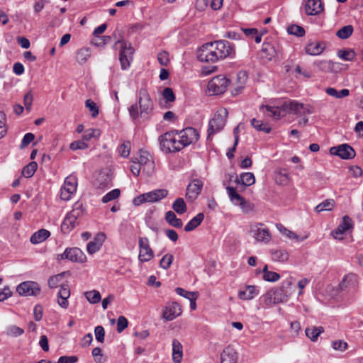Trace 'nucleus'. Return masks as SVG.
<instances>
[{"instance_id":"393cba45","label":"nucleus","mask_w":363,"mask_h":363,"mask_svg":"<svg viewBox=\"0 0 363 363\" xmlns=\"http://www.w3.org/2000/svg\"><path fill=\"white\" fill-rule=\"evenodd\" d=\"M238 353L235 350L228 346L225 348L220 354V363H237Z\"/></svg>"},{"instance_id":"5fc2aeb1","label":"nucleus","mask_w":363,"mask_h":363,"mask_svg":"<svg viewBox=\"0 0 363 363\" xmlns=\"http://www.w3.org/2000/svg\"><path fill=\"white\" fill-rule=\"evenodd\" d=\"M121 191L119 189H113L108 193H107L104 196L101 198L102 203H108L111 201H115L120 196Z\"/></svg>"},{"instance_id":"dca6fc26","label":"nucleus","mask_w":363,"mask_h":363,"mask_svg":"<svg viewBox=\"0 0 363 363\" xmlns=\"http://www.w3.org/2000/svg\"><path fill=\"white\" fill-rule=\"evenodd\" d=\"M357 277L355 274L350 273L345 275L340 282L338 287L340 291L353 293L357 288Z\"/></svg>"},{"instance_id":"4d7b16f0","label":"nucleus","mask_w":363,"mask_h":363,"mask_svg":"<svg viewBox=\"0 0 363 363\" xmlns=\"http://www.w3.org/2000/svg\"><path fill=\"white\" fill-rule=\"evenodd\" d=\"M174 260V257L172 254H165L160 261V267L163 269H168Z\"/></svg>"},{"instance_id":"1a4fd4ad","label":"nucleus","mask_w":363,"mask_h":363,"mask_svg":"<svg viewBox=\"0 0 363 363\" xmlns=\"http://www.w3.org/2000/svg\"><path fill=\"white\" fill-rule=\"evenodd\" d=\"M77 179L76 177L69 175L64 180L60 188V197L62 201H69L72 196L77 192Z\"/></svg>"},{"instance_id":"a211bd4d","label":"nucleus","mask_w":363,"mask_h":363,"mask_svg":"<svg viewBox=\"0 0 363 363\" xmlns=\"http://www.w3.org/2000/svg\"><path fill=\"white\" fill-rule=\"evenodd\" d=\"M203 186V183L200 179H194L186 187V196L187 199L195 201L201 194Z\"/></svg>"},{"instance_id":"c9c22d12","label":"nucleus","mask_w":363,"mask_h":363,"mask_svg":"<svg viewBox=\"0 0 363 363\" xmlns=\"http://www.w3.org/2000/svg\"><path fill=\"white\" fill-rule=\"evenodd\" d=\"M165 220L169 225L174 228H182L183 223L181 218H177L174 212L168 211L165 213Z\"/></svg>"},{"instance_id":"a18cd8bd","label":"nucleus","mask_w":363,"mask_h":363,"mask_svg":"<svg viewBox=\"0 0 363 363\" xmlns=\"http://www.w3.org/2000/svg\"><path fill=\"white\" fill-rule=\"evenodd\" d=\"M38 169V164L35 162H31L25 166L22 170V175L26 178H30Z\"/></svg>"},{"instance_id":"09e8293b","label":"nucleus","mask_w":363,"mask_h":363,"mask_svg":"<svg viewBox=\"0 0 363 363\" xmlns=\"http://www.w3.org/2000/svg\"><path fill=\"white\" fill-rule=\"evenodd\" d=\"M337 57L346 61H352L355 59L356 54L352 50H339Z\"/></svg>"},{"instance_id":"680f3d73","label":"nucleus","mask_w":363,"mask_h":363,"mask_svg":"<svg viewBox=\"0 0 363 363\" xmlns=\"http://www.w3.org/2000/svg\"><path fill=\"white\" fill-rule=\"evenodd\" d=\"M130 150V143L129 141L124 142L118 147V155L127 157L129 156Z\"/></svg>"},{"instance_id":"f3484780","label":"nucleus","mask_w":363,"mask_h":363,"mask_svg":"<svg viewBox=\"0 0 363 363\" xmlns=\"http://www.w3.org/2000/svg\"><path fill=\"white\" fill-rule=\"evenodd\" d=\"M330 153L332 155L337 156L344 160L352 159L356 155L354 148L347 144H342L330 148Z\"/></svg>"},{"instance_id":"6e6552de","label":"nucleus","mask_w":363,"mask_h":363,"mask_svg":"<svg viewBox=\"0 0 363 363\" xmlns=\"http://www.w3.org/2000/svg\"><path fill=\"white\" fill-rule=\"evenodd\" d=\"M177 136L180 141L182 148L196 143L199 140V132L194 128H186L180 130H177Z\"/></svg>"},{"instance_id":"69168bd1","label":"nucleus","mask_w":363,"mask_h":363,"mask_svg":"<svg viewBox=\"0 0 363 363\" xmlns=\"http://www.w3.org/2000/svg\"><path fill=\"white\" fill-rule=\"evenodd\" d=\"M247 74L245 71H240L238 73V91H240L242 89L245 84V82L247 81Z\"/></svg>"},{"instance_id":"2eb2a0df","label":"nucleus","mask_w":363,"mask_h":363,"mask_svg":"<svg viewBox=\"0 0 363 363\" xmlns=\"http://www.w3.org/2000/svg\"><path fill=\"white\" fill-rule=\"evenodd\" d=\"M292 278L290 277L281 283V288L275 292V297H274V302L279 303L285 301L289 296L292 294L293 289H291Z\"/></svg>"},{"instance_id":"f03ea898","label":"nucleus","mask_w":363,"mask_h":363,"mask_svg":"<svg viewBox=\"0 0 363 363\" xmlns=\"http://www.w3.org/2000/svg\"><path fill=\"white\" fill-rule=\"evenodd\" d=\"M233 45L227 40H218L203 44L197 51V59L204 62H216L223 59L233 58Z\"/></svg>"},{"instance_id":"3c124183","label":"nucleus","mask_w":363,"mask_h":363,"mask_svg":"<svg viewBox=\"0 0 363 363\" xmlns=\"http://www.w3.org/2000/svg\"><path fill=\"white\" fill-rule=\"evenodd\" d=\"M152 160H153L152 157L147 151L140 150L139 152V156L138 157L135 158V161L140 165L143 166Z\"/></svg>"},{"instance_id":"412c9836","label":"nucleus","mask_w":363,"mask_h":363,"mask_svg":"<svg viewBox=\"0 0 363 363\" xmlns=\"http://www.w3.org/2000/svg\"><path fill=\"white\" fill-rule=\"evenodd\" d=\"M182 314L181 306L176 302H172L165 306L163 317L168 321L173 320L176 317Z\"/></svg>"},{"instance_id":"4be33fe9","label":"nucleus","mask_w":363,"mask_h":363,"mask_svg":"<svg viewBox=\"0 0 363 363\" xmlns=\"http://www.w3.org/2000/svg\"><path fill=\"white\" fill-rule=\"evenodd\" d=\"M324 10L320 0H307L305 4V11L307 15H318Z\"/></svg>"},{"instance_id":"0e129e2a","label":"nucleus","mask_w":363,"mask_h":363,"mask_svg":"<svg viewBox=\"0 0 363 363\" xmlns=\"http://www.w3.org/2000/svg\"><path fill=\"white\" fill-rule=\"evenodd\" d=\"M6 122V118L5 113L0 111V139L4 137L8 131Z\"/></svg>"},{"instance_id":"e2e57ef3","label":"nucleus","mask_w":363,"mask_h":363,"mask_svg":"<svg viewBox=\"0 0 363 363\" xmlns=\"http://www.w3.org/2000/svg\"><path fill=\"white\" fill-rule=\"evenodd\" d=\"M175 292L177 295L184 297V298H187L189 300L196 297L198 296L197 292L189 291L182 288H176Z\"/></svg>"},{"instance_id":"052dcab7","label":"nucleus","mask_w":363,"mask_h":363,"mask_svg":"<svg viewBox=\"0 0 363 363\" xmlns=\"http://www.w3.org/2000/svg\"><path fill=\"white\" fill-rule=\"evenodd\" d=\"M69 148L76 151L77 150H86L89 148L88 144L85 142V140H75L70 143Z\"/></svg>"},{"instance_id":"79ce46f5","label":"nucleus","mask_w":363,"mask_h":363,"mask_svg":"<svg viewBox=\"0 0 363 363\" xmlns=\"http://www.w3.org/2000/svg\"><path fill=\"white\" fill-rule=\"evenodd\" d=\"M354 32V28L351 25H347L344 27L340 28L337 33L336 35L342 40L347 39Z\"/></svg>"},{"instance_id":"f8f14e48","label":"nucleus","mask_w":363,"mask_h":363,"mask_svg":"<svg viewBox=\"0 0 363 363\" xmlns=\"http://www.w3.org/2000/svg\"><path fill=\"white\" fill-rule=\"evenodd\" d=\"M117 43L121 46L119 52L121 68L127 69L129 68L130 60L133 59L134 50L125 41H118Z\"/></svg>"},{"instance_id":"bf43d9fd","label":"nucleus","mask_w":363,"mask_h":363,"mask_svg":"<svg viewBox=\"0 0 363 363\" xmlns=\"http://www.w3.org/2000/svg\"><path fill=\"white\" fill-rule=\"evenodd\" d=\"M62 274H58L50 277L48 279V286L50 289H56L60 284V281L62 279Z\"/></svg>"},{"instance_id":"ea45409f","label":"nucleus","mask_w":363,"mask_h":363,"mask_svg":"<svg viewBox=\"0 0 363 363\" xmlns=\"http://www.w3.org/2000/svg\"><path fill=\"white\" fill-rule=\"evenodd\" d=\"M325 92L327 94L335 97L336 99H342L350 94V91L347 89L338 91L334 87L327 88Z\"/></svg>"},{"instance_id":"bb28decb","label":"nucleus","mask_w":363,"mask_h":363,"mask_svg":"<svg viewBox=\"0 0 363 363\" xmlns=\"http://www.w3.org/2000/svg\"><path fill=\"white\" fill-rule=\"evenodd\" d=\"M259 288L255 286H247L238 293L239 298L242 300H250L259 294Z\"/></svg>"},{"instance_id":"72a5a7b5","label":"nucleus","mask_w":363,"mask_h":363,"mask_svg":"<svg viewBox=\"0 0 363 363\" xmlns=\"http://www.w3.org/2000/svg\"><path fill=\"white\" fill-rule=\"evenodd\" d=\"M306 53L311 56L319 55L324 51V48L320 46L317 41L308 43L305 48Z\"/></svg>"},{"instance_id":"f257e3e1","label":"nucleus","mask_w":363,"mask_h":363,"mask_svg":"<svg viewBox=\"0 0 363 363\" xmlns=\"http://www.w3.org/2000/svg\"><path fill=\"white\" fill-rule=\"evenodd\" d=\"M259 110L267 116L275 120H279L289 113L306 116L315 112L314 108L309 104L285 99L271 100L269 104L261 105Z\"/></svg>"},{"instance_id":"5701e85b","label":"nucleus","mask_w":363,"mask_h":363,"mask_svg":"<svg viewBox=\"0 0 363 363\" xmlns=\"http://www.w3.org/2000/svg\"><path fill=\"white\" fill-rule=\"evenodd\" d=\"M70 296V290L67 284L60 285V290L57 294V303L60 307L67 308L69 306L68 298Z\"/></svg>"},{"instance_id":"603ef678","label":"nucleus","mask_w":363,"mask_h":363,"mask_svg":"<svg viewBox=\"0 0 363 363\" xmlns=\"http://www.w3.org/2000/svg\"><path fill=\"white\" fill-rule=\"evenodd\" d=\"M288 33L296 35L297 37L304 36L306 34L305 29L297 24H292L287 28Z\"/></svg>"},{"instance_id":"39448f33","label":"nucleus","mask_w":363,"mask_h":363,"mask_svg":"<svg viewBox=\"0 0 363 363\" xmlns=\"http://www.w3.org/2000/svg\"><path fill=\"white\" fill-rule=\"evenodd\" d=\"M228 111L225 108H221L214 113L213 118L209 121L207 129V138L209 140L214 134L222 130L225 125Z\"/></svg>"},{"instance_id":"c85d7f7f","label":"nucleus","mask_w":363,"mask_h":363,"mask_svg":"<svg viewBox=\"0 0 363 363\" xmlns=\"http://www.w3.org/2000/svg\"><path fill=\"white\" fill-rule=\"evenodd\" d=\"M183 359V346L180 341L174 339L172 341V359L174 363H181Z\"/></svg>"},{"instance_id":"4c0bfd02","label":"nucleus","mask_w":363,"mask_h":363,"mask_svg":"<svg viewBox=\"0 0 363 363\" xmlns=\"http://www.w3.org/2000/svg\"><path fill=\"white\" fill-rule=\"evenodd\" d=\"M238 184H241L244 186H251L255 184V179L253 173L245 172L240 174V179L235 180Z\"/></svg>"},{"instance_id":"2f4dec72","label":"nucleus","mask_w":363,"mask_h":363,"mask_svg":"<svg viewBox=\"0 0 363 363\" xmlns=\"http://www.w3.org/2000/svg\"><path fill=\"white\" fill-rule=\"evenodd\" d=\"M270 254L272 260L277 262H286L289 257L288 252L283 249L272 250Z\"/></svg>"},{"instance_id":"0eeeda50","label":"nucleus","mask_w":363,"mask_h":363,"mask_svg":"<svg viewBox=\"0 0 363 363\" xmlns=\"http://www.w3.org/2000/svg\"><path fill=\"white\" fill-rule=\"evenodd\" d=\"M167 195V191L166 189H157L152 191H148L140 194L135 197L133 200V204L138 206L145 202H155L161 201L165 198Z\"/></svg>"},{"instance_id":"a878e982","label":"nucleus","mask_w":363,"mask_h":363,"mask_svg":"<svg viewBox=\"0 0 363 363\" xmlns=\"http://www.w3.org/2000/svg\"><path fill=\"white\" fill-rule=\"evenodd\" d=\"M86 213V203L82 200H77L72 205V211L67 213L78 219L84 216Z\"/></svg>"},{"instance_id":"13d9d810","label":"nucleus","mask_w":363,"mask_h":363,"mask_svg":"<svg viewBox=\"0 0 363 363\" xmlns=\"http://www.w3.org/2000/svg\"><path fill=\"white\" fill-rule=\"evenodd\" d=\"M85 105L86 107L89 110L91 117L96 118L99 114V108L97 104L91 99H87L86 101Z\"/></svg>"},{"instance_id":"49530a36","label":"nucleus","mask_w":363,"mask_h":363,"mask_svg":"<svg viewBox=\"0 0 363 363\" xmlns=\"http://www.w3.org/2000/svg\"><path fill=\"white\" fill-rule=\"evenodd\" d=\"M251 125L259 131H263L267 133H269L271 131V128L267 123H264L262 121H258L255 118H252L251 120Z\"/></svg>"},{"instance_id":"aec40b11","label":"nucleus","mask_w":363,"mask_h":363,"mask_svg":"<svg viewBox=\"0 0 363 363\" xmlns=\"http://www.w3.org/2000/svg\"><path fill=\"white\" fill-rule=\"evenodd\" d=\"M352 221L349 217L345 216L339 226L332 232V235H333L335 239L342 240L343 235L352 227Z\"/></svg>"},{"instance_id":"a19ab883","label":"nucleus","mask_w":363,"mask_h":363,"mask_svg":"<svg viewBox=\"0 0 363 363\" xmlns=\"http://www.w3.org/2000/svg\"><path fill=\"white\" fill-rule=\"evenodd\" d=\"M173 210L179 215H182L186 211V205L182 198H178L174 200L172 204Z\"/></svg>"},{"instance_id":"473e14b6","label":"nucleus","mask_w":363,"mask_h":363,"mask_svg":"<svg viewBox=\"0 0 363 363\" xmlns=\"http://www.w3.org/2000/svg\"><path fill=\"white\" fill-rule=\"evenodd\" d=\"M277 228L284 236L291 240H296V242L304 241L308 237L307 235L300 237L281 224H277Z\"/></svg>"},{"instance_id":"9b49d317","label":"nucleus","mask_w":363,"mask_h":363,"mask_svg":"<svg viewBox=\"0 0 363 363\" xmlns=\"http://www.w3.org/2000/svg\"><path fill=\"white\" fill-rule=\"evenodd\" d=\"M250 233L257 242L267 244L271 240V235L267 228L262 223H255L250 225Z\"/></svg>"},{"instance_id":"c756f323","label":"nucleus","mask_w":363,"mask_h":363,"mask_svg":"<svg viewBox=\"0 0 363 363\" xmlns=\"http://www.w3.org/2000/svg\"><path fill=\"white\" fill-rule=\"evenodd\" d=\"M111 180L108 174H106V173H100L94 182V185L96 189L102 191L106 190V188L111 186Z\"/></svg>"},{"instance_id":"b1692460","label":"nucleus","mask_w":363,"mask_h":363,"mask_svg":"<svg viewBox=\"0 0 363 363\" xmlns=\"http://www.w3.org/2000/svg\"><path fill=\"white\" fill-rule=\"evenodd\" d=\"M162 100L160 105L165 108L172 107V104L175 101V94L171 87H165L162 93Z\"/></svg>"},{"instance_id":"37998d69","label":"nucleus","mask_w":363,"mask_h":363,"mask_svg":"<svg viewBox=\"0 0 363 363\" xmlns=\"http://www.w3.org/2000/svg\"><path fill=\"white\" fill-rule=\"evenodd\" d=\"M262 274L263 279L267 281L274 282L279 281L280 279V275L276 272L269 271L267 265L263 268Z\"/></svg>"},{"instance_id":"de8ad7c7","label":"nucleus","mask_w":363,"mask_h":363,"mask_svg":"<svg viewBox=\"0 0 363 363\" xmlns=\"http://www.w3.org/2000/svg\"><path fill=\"white\" fill-rule=\"evenodd\" d=\"M90 57V51L88 48H82L77 52L76 60L79 64H84Z\"/></svg>"},{"instance_id":"774afa93","label":"nucleus","mask_w":363,"mask_h":363,"mask_svg":"<svg viewBox=\"0 0 363 363\" xmlns=\"http://www.w3.org/2000/svg\"><path fill=\"white\" fill-rule=\"evenodd\" d=\"M143 172L147 174L148 177H151L153 175L155 172V164L154 160L151 162H148L147 164H143L142 166Z\"/></svg>"},{"instance_id":"c03bdc74","label":"nucleus","mask_w":363,"mask_h":363,"mask_svg":"<svg viewBox=\"0 0 363 363\" xmlns=\"http://www.w3.org/2000/svg\"><path fill=\"white\" fill-rule=\"evenodd\" d=\"M335 206V201L333 199H328L325 201H323V202L320 203L315 208V211L317 213H320L325 211H330L332 210Z\"/></svg>"},{"instance_id":"8fccbe9b","label":"nucleus","mask_w":363,"mask_h":363,"mask_svg":"<svg viewBox=\"0 0 363 363\" xmlns=\"http://www.w3.org/2000/svg\"><path fill=\"white\" fill-rule=\"evenodd\" d=\"M24 333V330L17 326V325H9V326H7V328H6V331H5V334L7 335V336H11V337H18V336H21Z\"/></svg>"},{"instance_id":"f704fd0d","label":"nucleus","mask_w":363,"mask_h":363,"mask_svg":"<svg viewBox=\"0 0 363 363\" xmlns=\"http://www.w3.org/2000/svg\"><path fill=\"white\" fill-rule=\"evenodd\" d=\"M204 219V215L203 213H199L195 217L191 218L189 222L186 223L184 227V230L186 232H190L196 228L198 226L201 225L203 220Z\"/></svg>"},{"instance_id":"e433bc0d","label":"nucleus","mask_w":363,"mask_h":363,"mask_svg":"<svg viewBox=\"0 0 363 363\" xmlns=\"http://www.w3.org/2000/svg\"><path fill=\"white\" fill-rule=\"evenodd\" d=\"M227 192L228 194L229 198L230 201L235 205L242 206L244 203L243 198L235 191V189L232 186H228Z\"/></svg>"},{"instance_id":"4468645a","label":"nucleus","mask_w":363,"mask_h":363,"mask_svg":"<svg viewBox=\"0 0 363 363\" xmlns=\"http://www.w3.org/2000/svg\"><path fill=\"white\" fill-rule=\"evenodd\" d=\"M62 259H67L72 262L84 263L86 262V256L79 247L67 248L60 255Z\"/></svg>"},{"instance_id":"338daca9","label":"nucleus","mask_w":363,"mask_h":363,"mask_svg":"<svg viewBox=\"0 0 363 363\" xmlns=\"http://www.w3.org/2000/svg\"><path fill=\"white\" fill-rule=\"evenodd\" d=\"M128 320L124 315H120L117 320V332L123 333L128 326Z\"/></svg>"},{"instance_id":"6e6d98bb","label":"nucleus","mask_w":363,"mask_h":363,"mask_svg":"<svg viewBox=\"0 0 363 363\" xmlns=\"http://www.w3.org/2000/svg\"><path fill=\"white\" fill-rule=\"evenodd\" d=\"M100 130L99 129H86L82 134V140L89 141L91 138H99Z\"/></svg>"},{"instance_id":"864d4df0","label":"nucleus","mask_w":363,"mask_h":363,"mask_svg":"<svg viewBox=\"0 0 363 363\" xmlns=\"http://www.w3.org/2000/svg\"><path fill=\"white\" fill-rule=\"evenodd\" d=\"M86 298L90 303L95 304L101 300L100 293L97 290H91L85 293Z\"/></svg>"},{"instance_id":"423d86ee","label":"nucleus","mask_w":363,"mask_h":363,"mask_svg":"<svg viewBox=\"0 0 363 363\" xmlns=\"http://www.w3.org/2000/svg\"><path fill=\"white\" fill-rule=\"evenodd\" d=\"M230 79L223 75L213 77L207 84V91L211 94H223L228 86Z\"/></svg>"},{"instance_id":"6ab92c4d","label":"nucleus","mask_w":363,"mask_h":363,"mask_svg":"<svg viewBox=\"0 0 363 363\" xmlns=\"http://www.w3.org/2000/svg\"><path fill=\"white\" fill-rule=\"evenodd\" d=\"M106 235L103 233H99L93 240L90 241L86 245V251L89 255H94L99 252L106 240Z\"/></svg>"},{"instance_id":"58836bf2","label":"nucleus","mask_w":363,"mask_h":363,"mask_svg":"<svg viewBox=\"0 0 363 363\" xmlns=\"http://www.w3.org/2000/svg\"><path fill=\"white\" fill-rule=\"evenodd\" d=\"M324 332V328L321 326L312 327L306 328V334L307 337L312 341L315 342L320 334Z\"/></svg>"},{"instance_id":"9d476101","label":"nucleus","mask_w":363,"mask_h":363,"mask_svg":"<svg viewBox=\"0 0 363 363\" xmlns=\"http://www.w3.org/2000/svg\"><path fill=\"white\" fill-rule=\"evenodd\" d=\"M17 292L22 296H38L40 294V287L38 282L34 281H25L21 282L17 288Z\"/></svg>"},{"instance_id":"cd10ccee","label":"nucleus","mask_w":363,"mask_h":363,"mask_svg":"<svg viewBox=\"0 0 363 363\" xmlns=\"http://www.w3.org/2000/svg\"><path fill=\"white\" fill-rule=\"evenodd\" d=\"M78 218L67 214L65 218L63 219L61 230L64 233H69L73 228H76L78 225Z\"/></svg>"},{"instance_id":"20e7f679","label":"nucleus","mask_w":363,"mask_h":363,"mask_svg":"<svg viewBox=\"0 0 363 363\" xmlns=\"http://www.w3.org/2000/svg\"><path fill=\"white\" fill-rule=\"evenodd\" d=\"M176 134L177 130H173L159 137V144L163 152H176L183 149Z\"/></svg>"},{"instance_id":"ddd939ff","label":"nucleus","mask_w":363,"mask_h":363,"mask_svg":"<svg viewBox=\"0 0 363 363\" xmlns=\"http://www.w3.org/2000/svg\"><path fill=\"white\" fill-rule=\"evenodd\" d=\"M139 255L138 260L142 263L147 262L154 257V252L151 250L148 239L140 237L138 240Z\"/></svg>"},{"instance_id":"7c9ffc66","label":"nucleus","mask_w":363,"mask_h":363,"mask_svg":"<svg viewBox=\"0 0 363 363\" xmlns=\"http://www.w3.org/2000/svg\"><path fill=\"white\" fill-rule=\"evenodd\" d=\"M50 236V233L47 229H40L39 230L35 232L30 238V242L33 245H38L45 240H47Z\"/></svg>"},{"instance_id":"7ed1b4c3","label":"nucleus","mask_w":363,"mask_h":363,"mask_svg":"<svg viewBox=\"0 0 363 363\" xmlns=\"http://www.w3.org/2000/svg\"><path fill=\"white\" fill-rule=\"evenodd\" d=\"M138 104L130 105L128 108L130 118L136 121L139 118L148 119L154 111V102L145 85L137 93Z\"/></svg>"}]
</instances>
